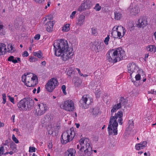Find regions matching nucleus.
Segmentation results:
<instances>
[{
	"label": "nucleus",
	"mask_w": 156,
	"mask_h": 156,
	"mask_svg": "<svg viewBox=\"0 0 156 156\" xmlns=\"http://www.w3.org/2000/svg\"><path fill=\"white\" fill-rule=\"evenodd\" d=\"M101 9V7L98 3L96 4L94 7V9L96 10V11H100Z\"/></svg>",
	"instance_id": "obj_39"
},
{
	"label": "nucleus",
	"mask_w": 156,
	"mask_h": 156,
	"mask_svg": "<svg viewBox=\"0 0 156 156\" xmlns=\"http://www.w3.org/2000/svg\"><path fill=\"white\" fill-rule=\"evenodd\" d=\"M133 128V127H130V126H128L126 130L127 133L128 134H129Z\"/></svg>",
	"instance_id": "obj_37"
},
{
	"label": "nucleus",
	"mask_w": 156,
	"mask_h": 156,
	"mask_svg": "<svg viewBox=\"0 0 156 156\" xmlns=\"http://www.w3.org/2000/svg\"><path fill=\"white\" fill-rule=\"evenodd\" d=\"M12 140L15 142L16 143L18 144L19 143V141L18 140L15 136L14 134H13L12 137Z\"/></svg>",
	"instance_id": "obj_44"
},
{
	"label": "nucleus",
	"mask_w": 156,
	"mask_h": 156,
	"mask_svg": "<svg viewBox=\"0 0 156 156\" xmlns=\"http://www.w3.org/2000/svg\"><path fill=\"white\" fill-rule=\"evenodd\" d=\"M42 55L43 54L40 51L34 53V55L35 56H37L39 58H41L42 56Z\"/></svg>",
	"instance_id": "obj_35"
},
{
	"label": "nucleus",
	"mask_w": 156,
	"mask_h": 156,
	"mask_svg": "<svg viewBox=\"0 0 156 156\" xmlns=\"http://www.w3.org/2000/svg\"><path fill=\"white\" fill-rule=\"evenodd\" d=\"M36 148L35 147H29V152H35L36 151Z\"/></svg>",
	"instance_id": "obj_45"
},
{
	"label": "nucleus",
	"mask_w": 156,
	"mask_h": 156,
	"mask_svg": "<svg viewBox=\"0 0 156 156\" xmlns=\"http://www.w3.org/2000/svg\"><path fill=\"white\" fill-rule=\"evenodd\" d=\"M126 30L122 26H115L112 30L111 34L114 38L121 39L125 35Z\"/></svg>",
	"instance_id": "obj_6"
},
{
	"label": "nucleus",
	"mask_w": 156,
	"mask_h": 156,
	"mask_svg": "<svg viewBox=\"0 0 156 156\" xmlns=\"http://www.w3.org/2000/svg\"><path fill=\"white\" fill-rule=\"evenodd\" d=\"M40 35L39 34H37L34 37L35 39L38 40L40 38Z\"/></svg>",
	"instance_id": "obj_55"
},
{
	"label": "nucleus",
	"mask_w": 156,
	"mask_h": 156,
	"mask_svg": "<svg viewBox=\"0 0 156 156\" xmlns=\"http://www.w3.org/2000/svg\"><path fill=\"white\" fill-rule=\"evenodd\" d=\"M62 90L63 91V93L66 95V87L65 85H63L62 86Z\"/></svg>",
	"instance_id": "obj_50"
},
{
	"label": "nucleus",
	"mask_w": 156,
	"mask_h": 156,
	"mask_svg": "<svg viewBox=\"0 0 156 156\" xmlns=\"http://www.w3.org/2000/svg\"><path fill=\"white\" fill-rule=\"evenodd\" d=\"M83 23V21H82V20H78V22H77V23L80 26Z\"/></svg>",
	"instance_id": "obj_59"
},
{
	"label": "nucleus",
	"mask_w": 156,
	"mask_h": 156,
	"mask_svg": "<svg viewBox=\"0 0 156 156\" xmlns=\"http://www.w3.org/2000/svg\"><path fill=\"white\" fill-rule=\"evenodd\" d=\"M85 9H89L92 6V2L90 0H86V2L82 3Z\"/></svg>",
	"instance_id": "obj_26"
},
{
	"label": "nucleus",
	"mask_w": 156,
	"mask_h": 156,
	"mask_svg": "<svg viewBox=\"0 0 156 156\" xmlns=\"http://www.w3.org/2000/svg\"><path fill=\"white\" fill-rule=\"evenodd\" d=\"M29 55L28 52L27 51H25L23 53V57H27Z\"/></svg>",
	"instance_id": "obj_56"
},
{
	"label": "nucleus",
	"mask_w": 156,
	"mask_h": 156,
	"mask_svg": "<svg viewBox=\"0 0 156 156\" xmlns=\"http://www.w3.org/2000/svg\"><path fill=\"white\" fill-rule=\"evenodd\" d=\"M34 1L37 3L41 4L44 3L45 0H34Z\"/></svg>",
	"instance_id": "obj_46"
},
{
	"label": "nucleus",
	"mask_w": 156,
	"mask_h": 156,
	"mask_svg": "<svg viewBox=\"0 0 156 156\" xmlns=\"http://www.w3.org/2000/svg\"><path fill=\"white\" fill-rule=\"evenodd\" d=\"M86 9L83 6L82 3L81 4L80 6L78 9V11L79 12H82L84 10Z\"/></svg>",
	"instance_id": "obj_40"
},
{
	"label": "nucleus",
	"mask_w": 156,
	"mask_h": 156,
	"mask_svg": "<svg viewBox=\"0 0 156 156\" xmlns=\"http://www.w3.org/2000/svg\"><path fill=\"white\" fill-rule=\"evenodd\" d=\"M3 27V26L2 25L0 24V35H3L5 34V33L3 31L2 29Z\"/></svg>",
	"instance_id": "obj_43"
},
{
	"label": "nucleus",
	"mask_w": 156,
	"mask_h": 156,
	"mask_svg": "<svg viewBox=\"0 0 156 156\" xmlns=\"http://www.w3.org/2000/svg\"><path fill=\"white\" fill-rule=\"evenodd\" d=\"M128 126L130 127H133V121L132 120H129L128 123Z\"/></svg>",
	"instance_id": "obj_48"
},
{
	"label": "nucleus",
	"mask_w": 156,
	"mask_h": 156,
	"mask_svg": "<svg viewBox=\"0 0 156 156\" xmlns=\"http://www.w3.org/2000/svg\"><path fill=\"white\" fill-rule=\"evenodd\" d=\"M34 102L31 98H24L18 103L17 106L20 110H26L33 107Z\"/></svg>",
	"instance_id": "obj_5"
},
{
	"label": "nucleus",
	"mask_w": 156,
	"mask_h": 156,
	"mask_svg": "<svg viewBox=\"0 0 156 156\" xmlns=\"http://www.w3.org/2000/svg\"><path fill=\"white\" fill-rule=\"evenodd\" d=\"M138 69V67L134 63H130L127 66L128 72L130 74L131 76L132 73L136 72Z\"/></svg>",
	"instance_id": "obj_16"
},
{
	"label": "nucleus",
	"mask_w": 156,
	"mask_h": 156,
	"mask_svg": "<svg viewBox=\"0 0 156 156\" xmlns=\"http://www.w3.org/2000/svg\"><path fill=\"white\" fill-rule=\"evenodd\" d=\"M38 108L37 112L38 115H42L45 113L48 110V106L45 104L41 103L38 104Z\"/></svg>",
	"instance_id": "obj_14"
},
{
	"label": "nucleus",
	"mask_w": 156,
	"mask_h": 156,
	"mask_svg": "<svg viewBox=\"0 0 156 156\" xmlns=\"http://www.w3.org/2000/svg\"><path fill=\"white\" fill-rule=\"evenodd\" d=\"M40 87H38L37 89V93H38L40 92Z\"/></svg>",
	"instance_id": "obj_62"
},
{
	"label": "nucleus",
	"mask_w": 156,
	"mask_h": 156,
	"mask_svg": "<svg viewBox=\"0 0 156 156\" xmlns=\"http://www.w3.org/2000/svg\"><path fill=\"white\" fill-rule=\"evenodd\" d=\"M90 85L94 89L95 87L96 88V86H98L97 85L95 82H92Z\"/></svg>",
	"instance_id": "obj_53"
},
{
	"label": "nucleus",
	"mask_w": 156,
	"mask_h": 156,
	"mask_svg": "<svg viewBox=\"0 0 156 156\" xmlns=\"http://www.w3.org/2000/svg\"><path fill=\"white\" fill-rule=\"evenodd\" d=\"M30 62H34L37 60V59L34 57H31L30 58Z\"/></svg>",
	"instance_id": "obj_52"
},
{
	"label": "nucleus",
	"mask_w": 156,
	"mask_h": 156,
	"mask_svg": "<svg viewBox=\"0 0 156 156\" xmlns=\"http://www.w3.org/2000/svg\"><path fill=\"white\" fill-rule=\"evenodd\" d=\"M147 24V20H136V26L140 28H143Z\"/></svg>",
	"instance_id": "obj_19"
},
{
	"label": "nucleus",
	"mask_w": 156,
	"mask_h": 156,
	"mask_svg": "<svg viewBox=\"0 0 156 156\" xmlns=\"http://www.w3.org/2000/svg\"><path fill=\"white\" fill-rule=\"evenodd\" d=\"M148 51L154 53L156 51V47L154 45H148L147 47Z\"/></svg>",
	"instance_id": "obj_29"
},
{
	"label": "nucleus",
	"mask_w": 156,
	"mask_h": 156,
	"mask_svg": "<svg viewBox=\"0 0 156 156\" xmlns=\"http://www.w3.org/2000/svg\"><path fill=\"white\" fill-rule=\"evenodd\" d=\"M60 107L61 108L70 112H73L75 108L74 102L71 100H68L62 102Z\"/></svg>",
	"instance_id": "obj_8"
},
{
	"label": "nucleus",
	"mask_w": 156,
	"mask_h": 156,
	"mask_svg": "<svg viewBox=\"0 0 156 156\" xmlns=\"http://www.w3.org/2000/svg\"><path fill=\"white\" fill-rule=\"evenodd\" d=\"M135 79L136 80H139L140 79V74H137L135 76Z\"/></svg>",
	"instance_id": "obj_54"
},
{
	"label": "nucleus",
	"mask_w": 156,
	"mask_h": 156,
	"mask_svg": "<svg viewBox=\"0 0 156 156\" xmlns=\"http://www.w3.org/2000/svg\"><path fill=\"white\" fill-rule=\"evenodd\" d=\"M75 125H76V127L77 128H78L79 127V126H80V125L79 123H76L75 124Z\"/></svg>",
	"instance_id": "obj_61"
},
{
	"label": "nucleus",
	"mask_w": 156,
	"mask_h": 156,
	"mask_svg": "<svg viewBox=\"0 0 156 156\" xmlns=\"http://www.w3.org/2000/svg\"><path fill=\"white\" fill-rule=\"evenodd\" d=\"M92 34L94 35H97L98 34L97 29L93 27L91 29Z\"/></svg>",
	"instance_id": "obj_41"
},
{
	"label": "nucleus",
	"mask_w": 156,
	"mask_h": 156,
	"mask_svg": "<svg viewBox=\"0 0 156 156\" xmlns=\"http://www.w3.org/2000/svg\"><path fill=\"white\" fill-rule=\"evenodd\" d=\"M8 97L9 101L12 102L13 104H15L14 98H13L11 97L10 95H8Z\"/></svg>",
	"instance_id": "obj_47"
},
{
	"label": "nucleus",
	"mask_w": 156,
	"mask_h": 156,
	"mask_svg": "<svg viewBox=\"0 0 156 156\" xmlns=\"http://www.w3.org/2000/svg\"><path fill=\"white\" fill-rule=\"evenodd\" d=\"M109 39V35H108L107 37L105 38V39L104 40V42L106 45H108V44Z\"/></svg>",
	"instance_id": "obj_38"
},
{
	"label": "nucleus",
	"mask_w": 156,
	"mask_h": 156,
	"mask_svg": "<svg viewBox=\"0 0 156 156\" xmlns=\"http://www.w3.org/2000/svg\"><path fill=\"white\" fill-rule=\"evenodd\" d=\"M48 147L49 149H51L52 148V145L51 143H49L48 144Z\"/></svg>",
	"instance_id": "obj_58"
},
{
	"label": "nucleus",
	"mask_w": 156,
	"mask_h": 156,
	"mask_svg": "<svg viewBox=\"0 0 156 156\" xmlns=\"http://www.w3.org/2000/svg\"><path fill=\"white\" fill-rule=\"evenodd\" d=\"M15 115H13L12 117V119L13 120V122H14V119H15Z\"/></svg>",
	"instance_id": "obj_63"
},
{
	"label": "nucleus",
	"mask_w": 156,
	"mask_h": 156,
	"mask_svg": "<svg viewBox=\"0 0 156 156\" xmlns=\"http://www.w3.org/2000/svg\"><path fill=\"white\" fill-rule=\"evenodd\" d=\"M60 128V126L58 124L55 123L51 126V130H48V134H52L54 132H58Z\"/></svg>",
	"instance_id": "obj_20"
},
{
	"label": "nucleus",
	"mask_w": 156,
	"mask_h": 156,
	"mask_svg": "<svg viewBox=\"0 0 156 156\" xmlns=\"http://www.w3.org/2000/svg\"><path fill=\"white\" fill-rule=\"evenodd\" d=\"M56 15L54 13L48 15L45 17V20H52L55 19Z\"/></svg>",
	"instance_id": "obj_33"
},
{
	"label": "nucleus",
	"mask_w": 156,
	"mask_h": 156,
	"mask_svg": "<svg viewBox=\"0 0 156 156\" xmlns=\"http://www.w3.org/2000/svg\"><path fill=\"white\" fill-rule=\"evenodd\" d=\"M115 20H120L122 17V14L119 12H114Z\"/></svg>",
	"instance_id": "obj_32"
},
{
	"label": "nucleus",
	"mask_w": 156,
	"mask_h": 156,
	"mask_svg": "<svg viewBox=\"0 0 156 156\" xmlns=\"http://www.w3.org/2000/svg\"><path fill=\"white\" fill-rule=\"evenodd\" d=\"M147 142L146 141H143L142 142L136 144L135 146V149L137 150H140L146 147Z\"/></svg>",
	"instance_id": "obj_21"
},
{
	"label": "nucleus",
	"mask_w": 156,
	"mask_h": 156,
	"mask_svg": "<svg viewBox=\"0 0 156 156\" xmlns=\"http://www.w3.org/2000/svg\"><path fill=\"white\" fill-rule=\"evenodd\" d=\"M99 108L98 107H95L94 108L90 109L91 113L94 116H96L99 112Z\"/></svg>",
	"instance_id": "obj_27"
},
{
	"label": "nucleus",
	"mask_w": 156,
	"mask_h": 156,
	"mask_svg": "<svg viewBox=\"0 0 156 156\" xmlns=\"http://www.w3.org/2000/svg\"><path fill=\"white\" fill-rule=\"evenodd\" d=\"M7 47V51L9 52L12 53L15 51V49L14 47L12 44H9Z\"/></svg>",
	"instance_id": "obj_30"
},
{
	"label": "nucleus",
	"mask_w": 156,
	"mask_h": 156,
	"mask_svg": "<svg viewBox=\"0 0 156 156\" xmlns=\"http://www.w3.org/2000/svg\"><path fill=\"white\" fill-rule=\"evenodd\" d=\"M41 64L44 66H45L46 64V62L45 61H43L42 62Z\"/></svg>",
	"instance_id": "obj_64"
},
{
	"label": "nucleus",
	"mask_w": 156,
	"mask_h": 156,
	"mask_svg": "<svg viewBox=\"0 0 156 156\" xmlns=\"http://www.w3.org/2000/svg\"><path fill=\"white\" fill-rule=\"evenodd\" d=\"M125 55V51L119 47L116 50L109 51L107 54V59L110 62L114 63L123 59Z\"/></svg>",
	"instance_id": "obj_2"
},
{
	"label": "nucleus",
	"mask_w": 156,
	"mask_h": 156,
	"mask_svg": "<svg viewBox=\"0 0 156 156\" xmlns=\"http://www.w3.org/2000/svg\"><path fill=\"white\" fill-rule=\"evenodd\" d=\"M76 69L78 71V73L80 76L83 75V74H82L80 71V70L78 68H76Z\"/></svg>",
	"instance_id": "obj_60"
},
{
	"label": "nucleus",
	"mask_w": 156,
	"mask_h": 156,
	"mask_svg": "<svg viewBox=\"0 0 156 156\" xmlns=\"http://www.w3.org/2000/svg\"><path fill=\"white\" fill-rule=\"evenodd\" d=\"M2 99L3 100V101L2 103L4 104H5L6 102V95L5 94H2Z\"/></svg>",
	"instance_id": "obj_49"
},
{
	"label": "nucleus",
	"mask_w": 156,
	"mask_h": 156,
	"mask_svg": "<svg viewBox=\"0 0 156 156\" xmlns=\"http://www.w3.org/2000/svg\"><path fill=\"white\" fill-rule=\"evenodd\" d=\"M72 49H69L66 51L60 52L61 54L59 56H60L61 58L63 61H66L71 58L72 56L73 55Z\"/></svg>",
	"instance_id": "obj_13"
},
{
	"label": "nucleus",
	"mask_w": 156,
	"mask_h": 156,
	"mask_svg": "<svg viewBox=\"0 0 156 156\" xmlns=\"http://www.w3.org/2000/svg\"><path fill=\"white\" fill-rule=\"evenodd\" d=\"M114 116L110 118L109 124L108 127V133L109 135H116L117 134V127L118 122L120 125L123 124V119H122V114L118 113Z\"/></svg>",
	"instance_id": "obj_1"
},
{
	"label": "nucleus",
	"mask_w": 156,
	"mask_h": 156,
	"mask_svg": "<svg viewBox=\"0 0 156 156\" xmlns=\"http://www.w3.org/2000/svg\"><path fill=\"white\" fill-rule=\"evenodd\" d=\"M7 51L5 44L3 43H0V55H3Z\"/></svg>",
	"instance_id": "obj_24"
},
{
	"label": "nucleus",
	"mask_w": 156,
	"mask_h": 156,
	"mask_svg": "<svg viewBox=\"0 0 156 156\" xmlns=\"http://www.w3.org/2000/svg\"><path fill=\"white\" fill-rule=\"evenodd\" d=\"M70 24H66L62 27V30L64 32H67L70 30Z\"/></svg>",
	"instance_id": "obj_34"
},
{
	"label": "nucleus",
	"mask_w": 156,
	"mask_h": 156,
	"mask_svg": "<svg viewBox=\"0 0 156 156\" xmlns=\"http://www.w3.org/2000/svg\"><path fill=\"white\" fill-rule=\"evenodd\" d=\"M104 44L103 42H95L91 44V48L96 52H99L103 50L104 48Z\"/></svg>",
	"instance_id": "obj_15"
},
{
	"label": "nucleus",
	"mask_w": 156,
	"mask_h": 156,
	"mask_svg": "<svg viewBox=\"0 0 156 156\" xmlns=\"http://www.w3.org/2000/svg\"><path fill=\"white\" fill-rule=\"evenodd\" d=\"M75 135V131L71 129L64 132L62 135L63 143L66 144L72 140L74 137Z\"/></svg>",
	"instance_id": "obj_7"
},
{
	"label": "nucleus",
	"mask_w": 156,
	"mask_h": 156,
	"mask_svg": "<svg viewBox=\"0 0 156 156\" xmlns=\"http://www.w3.org/2000/svg\"><path fill=\"white\" fill-rule=\"evenodd\" d=\"M76 153V150L73 149H69L67 151V152L66 153V156H75Z\"/></svg>",
	"instance_id": "obj_25"
},
{
	"label": "nucleus",
	"mask_w": 156,
	"mask_h": 156,
	"mask_svg": "<svg viewBox=\"0 0 156 156\" xmlns=\"http://www.w3.org/2000/svg\"><path fill=\"white\" fill-rule=\"evenodd\" d=\"M4 150V148L3 147H0V154H3Z\"/></svg>",
	"instance_id": "obj_57"
},
{
	"label": "nucleus",
	"mask_w": 156,
	"mask_h": 156,
	"mask_svg": "<svg viewBox=\"0 0 156 156\" xmlns=\"http://www.w3.org/2000/svg\"><path fill=\"white\" fill-rule=\"evenodd\" d=\"M76 11H73L71 13L70 16V18L71 19H73L75 16V15L76 14Z\"/></svg>",
	"instance_id": "obj_51"
},
{
	"label": "nucleus",
	"mask_w": 156,
	"mask_h": 156,
	"mask_svg": "<svg viewBox=\"0 0 156 156\" xmlns=\"http://www.w3.org/2000/svg\"><path fill=\"white\" fill-rule=\"evenodd\" d=\"M10 147L13 151H15L16 150V145L12 142L10 144Z\"/></svg>",
	"instance_id": "obj_42"
},
{
	"label": "nucleus",
	"mask_w": 156,
	"mask_h": 156,
	"mask_svg": "<svg viewBox=\"0 0 156 156\" xmlns=\"http://www.w3.org/2000/svg\"><path fill=\"white\" fill-rule=\"evenodd\" d=\"M84 152L83 156H90L92 153V147L86 148L83 150Z\"/></svg>",
	"instance_id": "obj_23"
},
{
	"label": "nucleus",
	"mask_w": 156,
	"mask_h": 156,
	"mask_svg": "<svg viewBox=\"0 0 156 156\" xmlns=\"http://www.w3.org/2000/svg\"><path fill=\"white\" fill-rule=\"evenodd\" d=\"M74 68L71 67H69L66 69L67 74L69 76L74 73Z\"/></svg>",
	"instance_id": "obj_31"
},
{
	"label": "nucleus",
	"mask_w": 156,
	"mask_h": 156,
	"mask_svg": "<svg viewBox=\"0 0 156 156\" xmlns=\"http://www.w3.org/2000/svg\"><path fill=\"white\" fill-rule=\"evenodd\" d=\"M81 108L83 109H86L89 107L93 102L92 98L88 95H83L79 101Z\"/></svg>",
	"instance_id": "obj_9"
},
{
	"label": "nucleus",
	"mask_w": 156,
	"mask_h": 156,
	"mask_svg": "<svg viewBox=\"0 0 156 156\" xmlns=\"http://www.w3.org/2000/svg\"><path fill=\"white\" fill-rule=\"evenodd\" d=\"M14 57L13 56H11L9 57L8 58V61L10 62H12L14 63H16L18 62V61L17 59H14Z\"/></svg>",
	"instance_id": "obj_36"
},
{
	"label": "nucleus",
	"mask_w": 156,
	"mask_h": 156,
	"mask_svg": "<svg viewBox=\"0 0 156 156\" xmlns=\"http://www.w3.org/2000/svg\"><path fill=\"white\" fill-rule=\"evenodd\" d=\"M73 81L75 86L76 87H80L82 84V81L80 79L77 77L73 79Z\"/></svg>",
	"instance_id": "obj_22"
},
{
	"label": "nucleus",
	"mask_w": 156,
	"mask_h": 156,
	"mask_svg": "<svg viewBox=\"0 0 156 156\" xmlns=\"http://www.w3.org/2000/svg\"><path fill=\"white\" fill-rule=\"evenodd\" d=\"M37 76L31 73L25 74L22 76V81L27 87H32L35 86L37 83Z\"/></svg>",
	"instance_id": "obj_4"
},
{
	"label": "nucleus",
	"mask_w": 156,
	"mask_h": 156,
	"mask_svg": "<svg viewBox=\"0 0 156 156\" xmlns=\"http://www.w3.org/2000/svg\"><path fill=\"white\" fill-rule=\"evenodd\" d=\"M90 143V141L88 138H82L80 139V144L81 148L80 149L79 153L81 154V153L83 152V149L91 147Z\"/></svg>",
	"instance_id": "obj_12"
},
{
	"label": "nucleus",
	"mask_w": 156,
	"mask_h": 156,
	"mask_svg": "<svg viewBox=\"0 0 156 156\" xmlns=\"http://www.w3.org/2000/svg\"><path fill=\"white\" fill-rule=\"evenodd\" d=\"M54 50L55 55L59 56L60 55V52L66 51L69 49H72L69 48L67 41L63 40L56 42L54 44Z\"/></svg>",
	"instance_id": "obj_3"
},
{
	"label": "nucleus",
	"mask_w": 156,
	"mask_h": 156,
	"mask_svg": "<svg viewBox=\"0 0 156 156\" xmlns=\"http://www.w3.org/2000/svg\"><path fill=\"white\" fill-rule=\"evenodd\" d=\"M55 23L54 21L51 20H44L43 23L46 26V30L48 32H51L52 31L54 24Z\"/></svg>",
	"instance_id": "obj_17"
},
{
	"label": "nucleus",
	"mask_w": 156,
	"mask_h": 156,
	"mask_svg": "<svg viewBox=\"0 0 156 156\" xmlns=\"http://www.w3.org/2000/svg\"><path fill=\"white\" fill-rule=\"evenodd\" d=\"M95 93L97 98H99L101 94V90L100 85L98 86H96L95 89Z\"/></svg>",
	"instance_id": "obj_28"
},
{
	"label": "nucleus",
	"mask_w": 156,
	"mask_h": 156,
	"mask_svg": "<svg viewBox=\"0 0 156 156\" xmlns=\"http://www.w3.org/2000/svg\"><path fill=\"white\" fill-rule=\"evenodd\" d=\"M127 104V102L126 100L124 98H121L120 99L119 103L117 104V105H114L113 108L111 110V116L110 118L112 116H115L117 114H118V113H121L122 114V119L123 113L122 111L118 112L117 113H115L114 115H113V113L116 112L122 106H124Z\"/></svg>",
	"instance_id": "obj_10"
},
{
	"label": "nucleus",
	"mask_w": 156,
	"mask_h": 156,
	"mask_svg": "<svg viewBox=\"0 0 156 156\" xmlns=\"http://www.w3.org/2000/svg\"><path fill=\"white\" fill-rule=\"evenodd\" d=\"M130 14L132 16H136L140 12V9L137 5H135L134 6L133 5H131L129 8Z\"/></svg>",
	"instance_id": "obj_18"
},
{
	"label": "nucleus",
	"mask_w": 156,
	"mask_h": 156,
	"mask_svg": "<svg viewBox=\"0 0 156 156\" xmlns=\"http://www.w3.org/2000/svg\"><path fill=\"white\" fill-rule=\"evenodd\" d=\"M58 82L55 78H51L47 83L46 86L47 90L49 92H51L58 85Z\"/></svg>",
	"instance_id": "obj_11"
}]
</instances>
